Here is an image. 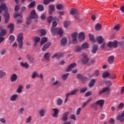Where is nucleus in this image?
<instances>
[{
	"label": "nucleus",
	"instance_id": "obj_62",
	"mask_svg": "<svg viewBox=\"0 0 124 124\" xmlns=\"http://www.w3.org/2000/svg\"><path fill=\"white\" fill-rule=\"evenodd\" d=\"M82 110V108H79L77 110L76 112L77 115H80V113H81V110Z\"/></svg>",
	"mask_w": 124,
	"mask_h": 124
},
{
	"label": "nucleus",
	"instance_id": "obj_39",
	"mask_svg": "<svg viewBox=\"0 0 124 124\" xmlns=\"http://www.w3.org/2000/svg\"><path fill=\"white\" fill-rule=\"evenodd\" d=\"M90 40L92 41V42H95V40H94V36L93 34L89 33V34Z\"/></svg>",
	"mask_w": 124,
	"mask_h": 124
},
{
	"label": "nucleus",
	"instance_id": "obj_36",
	"mask_svg": "<svg viewBox=\"0 0 124 124\" xmlns=\"http://www.w3.org/2000/svg\"><path fill=\"white\" fill-rule=\"evenodd\" d=\"M102 76L103 78H109V76H110V74L108 72H105L102 74Z\"/></svg>",
	"mask_w": 124,
	"mask_h": 124
},
{
	"label": "nucleus",
	"instance_id": "obj_28",
	"mask_svg": "<svg viewBox=\"0 0 124 124\" xmlns=\"http://www.w3.org/2000/svg\"><path fill=\"white\" fill-rule=\"evenodd\" d=\"M20 65L22 67H25V68H29L30 65H29V64H28V62H25V63L21 62L20 63Z\"/></svg>",
	"mask_w": 124,
	"mask_h": 124
},
{
	"label": "nucleus",
	"instance_id": "obj_59",
	"mask_svg": "<svg viewBox=\"0 0 124 124\" xmlns=\"http://www.w3.org/2000/svg\"><path fill=\"white\" fill-rule=\"evenodd\" d=\"M62 99H59L57 100V105L58 106L62 105Z\"/></svg>",
	"mask_w": 124,
	"mask_h": 124
},
{
	"label": "nucleus",
	"instance_id": "obj_46",
	"mask_svg": "<svg viewBox=\"0 0 124 124\" xmlns=\"http://www.w3.org/2000/svg\"><path fill=\"white\" fill-rule=\"evenodd\" d=\"M50 1L51 2H53L55 1V0H44V4L48 5L49 4V3H50Z\"/></svg>",
	"mask_w": 124,
	"mask_h": 124
},
{
	"label": "nucleus",
	"instance_id": "obj_51",
	"mask_svg": "<svg viewBox=\"0 0 124 124\" xmlns=\"http://www.w3.org/2000/svg\"><path fill=\"white\" fill-rule=\"evenodd\" d=\"M71 95V93H68L66 94V98L65 99V101L64 103H66V102L67 101V99H68V97Z\"/></svg>",
	"mask_w": 124,
	"mask_h": 124
},
{
	"label": "nucleus",
	"instance_id": "obj_38",
	"mask_svg": "<svg viewBox=\"0 0 124 124\" xmlns=\"http://www.w3.org/2000/svg\"><path fill=\"white\" fill-rule=\"evenodd\" d=\"M56 8L58 10H62L63 9V6L61 4H59L56 5Z\"/></svg>",
	"mask_w": 124,
	"mask_h": 124
},
{
	"label": "nucleus",
	"instance_id": "obj_42",
	"mask_svg": "<svg viewBox=\"0 0 124 124\" xmlns=\"http://www.w3.org/2000/svg\"><path fill=\"white\" fill-rule=\"evenodd\" d=\"M68 75H69L68 73L63 74L62 76V80H63V81H66V80L67 79V77H68Z\"/></svg>",
	"mask_w": 124,
	"mask_h": 124
},
{
	"label": "nucleus",
	"instance_id": "obj_40",
	"mask_svg": "<svg viewBox=\"0 0 124 124\" xmlns=\"http://www.w3.org/2000/svg\"><path fill=\"white\" fill-rule=\"evenodd\" d=\"M101 28H102V26H101L99 23H97L95 26L96 31H100Z\"/></svg>",
	"mask_w": 124,
	"mask_h": 124
},
{
	"label": "nucleus",
	"instance_id": "obj_52",
	"mask_svg": "<svg viewBox=\"0 0 124 124\" xmlns=\"http://www.w3.org/2000/svg\"><path fill=\"white\" fill-rule=\"evenodd\" d=\"M120 29H121V26L119 24L115 25L113 28V29L116 30V31H119Z\"/></svg>",
	"mask_w": 124,
	"mask_h": 124
},
{
	"label": "nucleus",
	"instance_id": "obj_49",
	"mask_svg": "<svg viewBox=\"0 0 124 124\" xmlns=\"http://www.w3.org/2000/svg\"><path fill=\"white\" fill-rule=\"evenodd\" d=\"M97 105V104H95V103L94 104H92L90 105L91 108H94L95 110H97V107L96 106Z\"/></svg>",
	"mask_w": 124,
	"mask_h": 124
},
{
	"label": "nucleus",
	"instance_id": "obj_11",
	"mask_svg": "<svg viewBox=\"0 0 124 124\" xmlns=\"http://www.w3.org/2000/svg\"><path fill=\"white\" fill-rule=\"evenodd\" d=\"M52 110L53 111L52 117H53V118H58V116L59 115V109L54 108H52Z\"/></svg>",
	"mask_w": 124,
	"mask_h": 124
},
{
	"label": "nucleus",
	"instance_id": "obj_19",
	"mask_svg": "<svg viewBox=\"0 0 124 124\" xmlns=\"http://www.w3.org/2000/svg\"><path fill=\"white\" fill-rule=\"evenodd\" d=\"M4 17L5 18V23L7 24L8 23V20H9V13L8 12H6L4 14Z\"/></svg>",
	"mask_w": 124,
	"mask_h": 124
},
{
	"label": "nucleus",
	"instance_id": "obj_9",
	"mask_svg": "<svg viewBox=\"0 0 124 124\" xmlns=\"http://www.w3.org/2000/svg\"><path fill=\"white\" fill-rule=\"evenodd\" d=\"M108 47H113V48H117L118 47V42L114 41L113 42H109L108 44Z\"/></svg>",
	"mask_w": 124,
	"mask_h": 124
},
{
	"label": "nucleus",
	"instance_id": "obj_45",
	"mask_svg": "<svg viewBox=\"0 0 124 124\" xmlns=\"http://www.w3.org/2000/svg\"><path fill=\"white\" fill-rule=\"evenodd\" d=\"M9 40H11L10 44L13 43L14 40H15V37L14 35H10L9 37Z\"/></svg>",
	"mask_w": 124,
	"mask_h": 124
},
{
	"label": "nucleus",
	"instance_id": "obj_20",
	"mask_svg": "<svg viewBox=\"0 0 124 124\" xmlns=\"http://www.w3.org/2000/svg\"><path fill=\"white\" fill-rule=\"evenodd\" d=\"M116 120L117 121H120V122H123L124 121V116L122 114H120L116 116Z\"/></svg>",
	"mask_w": 124,
	"mask_h": 124
},
{
	"label": "nucleus",
	"instance_id": "obj_14",
	"mask_svg": "<svg viewBox=\"0 0 124 124\" xmlns=\"http://www.w3.org/2000/svg\"><path fill=\"white\" fill-rule=\"evenodd\" d=\"M75 66H76V63H73L71 64L68 66V67L66 69V72H69V71H71L72 68H73V67H75Z\"/></svg>",
	"mask_w": 124,
	"mask_h": 124
},
{
	"label": "nucleus",
	"instance_id": "obj_3",
	"mask_svg": "<svg viewBox=\"0 0 124 124\" xmlns=\"http://www.w3.org/2000/svg\"><path fill=\"white\" fill-rule=\"evenodd\" d=\"M17 41L19 49H22V47H23V33L21 32L18 34L17 37Z\"/></svg>",
	"mask_w": 124,
	"mask_h": 124
},
{
	"label": "nucleus",
	"instance_id": "obj_53",
	"mask_svg": "<svg viewBox=\"0 0 124 124\" xmlns=\"http://www.w3.org/2000/svg\"><path fill=\"white\" fill-rule=\"evenodd\" d=\"M17 17H20V18H22L23 17V16L21 15V14L17 13L14 14V17L17 18Z\"/></svg>",
	"mask_w": 124,
	"mask_h": 124
},
{
	"label": "nucleus",
	"instance_id": "obj_37",
	"mask_svg": "<svg viewBox=\"0 0 124 124\" xmlns=\"http://www.w3.org/2000/svg\"><path fill=\"white\" fill-rule=\"evenodd\" d=\"M95 83V80L94 79H92L89 84V87H93Z\"/></svg>",
	"mask_w": 124,
	"mask_h": 124
},
{
	"label": "nucleus",
	"instance_id": "obj_58",
	"mask_svg": "<svg viewBox=\"0 0 124 124\" xmlns=\"http://www.w3.org/2000/svg\"><path fill=\"white\" fill-rule=\"evenodd\" d=\"M70 119L71 120H74V121H76V116L74 114H71Z\"/></svg>",
	"mask_w": 124,
	"mask_h": 124
},
{
	"label": "nucleus",
	"instance_id": "obj_22",
	"mask_svg": "<svg viewBox=\"0 0 124 124\" xmlns=\"http://www.w3.org/2000/svg\"><path fill=\"white\" fill-rule=\"evenodd\" d=\"M5 76H6V72L2 70H0V79H3Z\"/></svg>",
	"mask_w": 124,
	"mask_h": 124
},
{
	"label": "nucleus",
	"instance_id": "obj_1",
	"mask_svg": "<svg viewBox=\"0 0 124 124\" xmlns=\"http://www.w3.org/2000/svg\"><path fill=\"white\" fill-rule=\"evenodd\" d=\"M54 21L52 23V27L51 28V32L52 34V35H58L59 34L61 36H62V35L63 34V31L62 29L61 28H56L57 27V18L56 17H53L52 16H49L47 18V22L48 23H51V22Z\"/></svg>",
	"mask_w": 124,
	"mask_h": 124
},
{
	"label": "nucleus",
	"instance_id": "obj_47",
	"mask_svg": "<svg viewBox=\"0 0 124 124\" xmlns=\"http://www.w3.org/2000/svg\"><path fill=\"white\" fill-rule=\"evenodd\" d=\"M50 53H46L44 55V58L46 61H49V58H50Z\"/></svg>",
	"mask_w": 124,
	"mask_h": 124
},
{
	"label": "nucleus",
	"instance_id": "obj_5",
	"mask_svg": "<svg viewBox=\"0 0 124 124\" xmlns=\"http://www.w3.org/2000/svg\"><path fill=\"white\" fill-rule=\"evenodd\" d=\"M78 36V33L77 32H74L72 34V39L73 43L74 44H76L78 43V41L77 40V37Z\"/></svg>",
	"mask_w": 124,
	"mask_h": 124
},
{
	"label": "nucleus",
	"instance_id": "obj_15",
	"mask_svg": "<svg viewBox=\"0 0 124 124\" xmlns=\"http://www.w3.org/2000/svg\"><path fill=\"white\" fill-rule=\"evenodd\" d=\"M18 78V76L16 75V74H13L10 78V80L12 82H15L16 81Z\"/></svg>",
	"mask_w": 124,
	"mask_h": 124
},
{
	"label": "nucleus",
	"instance_id": "obj_32",
	"mask_svg": "<svg viewBox=\"0 0 124 124\" xmlns=\"http://www.w3.org/2000/svg\"><path fill=\"white\" fill-rule=\"evenodd\" d=\"M97 50H98V47L97 46L94 45L93 46V48L92 50V53H93V54H95V53H96V51H97Z\"/></svg>",
	"mask_w": 124,
	"mask_h": 124
},
{
	"label": "nucleus",
	"instance_id": "obj_29",
	"mask_svg": "<svg viewBox=\"0 0 124 124\" xmlns=\"http://www.w3.org/2000/svg\"><path fill=\"white\" fill-rule=\"evenodd\" d=\"M77 13H78L77 12V10H76V9H72L70 12V15H72L73 16H74V15H76Z\"/></svg>",
	"mask_w": 124,
	"mask_h": 124
},
{
	"label": "nucleus",
	"instance_id": "obj_24",
	"mask_svg": "<svg viewBox=\"0 0 124 124\" xmlns=\"http://www.w3.org/2000/svg\"><path fill=\"white\" fill-rule=\"evenodd\" d=\"M17 98H18V95L15 94L12 95L10 97L11 101H16L17 100Z\"/></svg>",
	"mask_w": 124,
	"mask_h": 124
},
{
	"label": "nucleus",
	"instance_id": "obj_48",
	"mask_svg": "<svg viewBox=\"0 0 124 124\" xmlns=\"http://www.w3.org/2000/svg\"><path fill=\"white\" fill-rule=\"evenodd\" d=\"M39 31L41 33V36H43V35H45L46 34V31L44 29L39 30Z\"/></svg>",
	"mask_w": 124,
	"mask_h": 124
},
{
	"label": "nucleus",
	"instance_id": "obj_33",
	"mask_svg": "<svg viewBox=\"0 0 124 124\" xmlns=\"http://www.w3.org/2000/svg\"><path fill=\"white\" fill-rule=\"evenodd\" d=\"M82 46H76L75 47V52H80L81 51H82Z\"/></svg>",
	"mask_w": 124,
	"mask_h": 124
},
{
	"label": "nucleus",
	"instance_id": "obj_31",
	"mask_svg": "<svg viewBox=\"0 0 124 124\" xmlns=\"http://www.w3.org/2000/svg\"><path fill=\"white\" fill-rule=\"evenodd\" d=\"M81 47L82 49H88L89 48V44L87 42H84L82 44Z\"/></svg>",
	"mask_w": 124,
	"mask_h": 124
},
{
	"label": "nucleus",
	"instance_id": "obj_30",
	"mask_svg": "<svg viewBox=\"0 0 124 124\" xmlns=\"http://www.w3.org/2000/svg\"><path fill=\"white\" fill-rule=\"evenodd\" d=\"M108 62L110 64L113 63V62H114V56H109L108 58Z\"/></svg>",
	"mask_w": 124,
	"mask_h": 124
},
{
	"label": "nucleus",
	"instance_id": "obj_21",
	"mask_svg": "<svg viewBox=\"0 0 124 124\" xmlns=\"http://www.w3.org/2000/svg\"><path fill=\"white\" fill-rule=\"evenodd\" d=\"M26 59L30 62H33V61L34 60V59L32 57H31V54H27L26 56Z\"/></svg>",
	"mask_w": 124,
	"mask_h": 124
},
{
	"label": "nucleus",
	"instance_id": "obj_7",
	"mask_svg": "<svg viewBox=\"0 0 124 124\" xmlns=\"http://www.w3.org/2000/svg\"><path fill=\"white\" fill-rule=\"evenodd\" d=\"M77 78L78 79H79V80H80V81L82 83H85V82H86V81L88 80V78H87L86 77H84L83 75L80 74H77Z\"/></svg>",
	"mask_w": 124,
	"mask_h": 124
},
{
	"label": "nucleus",
	"instance_id": "obj_43",
	"mask_svg": "<svg viewBox=\"0 0 124 124\" xmlns=\"http://www.w3.org/2000/svg\"><path fill=\"white\" fill-rule=\"evenodd\" d=\"M37 9L39 11H43L44 10V7L41 5H39L37 7Z\"/></svg>",
	"mask_w": 124,
	"mask_h": 124
},
{
	"label": "nucleus",
	"instance_id": "obj_56",
	"mask_svg": "<svg viewBox=\"0 0 124 124\" xmlns=\"http://www.w3.org/2000/svg\"><path fill=\"white\" fill-rule=\"evenodd\" d=\"M31 116H29V117L27 118L25 123L26 124H29V123H31Z\"/></svg>",
	"mask_w": 124,
	"mask_h": 124
},
{
	"label": "nucleus",
	"instance_id": "obj_34",
	"mask_svg": "<svg viewBox=\"0 0 124 124\" xmlns=\"http://www.w3.org/2000/svg\"><path fill=\"white\" fill-rule=\"evenodd\" d=\"M47 41H48V39L46 37L42 38L41 41V45H43V44H44V43H46Z\"/></svg>",
	"mask_w": 124,
	"mask_h": 124
},
{
	"label": "nucleus",
	"instance_id": "obj_6",
	"mask_svg": "<svg viewBox=\"0 0 124 124\" xmlns=\"http://www.w3.org/2000/svg\"><path fill=\"white\" fill-rule=\"evenodd\" d=\"M6 34V30L2 29L0 32V44L4 40V36Z\"/></svg>",
	"mask_w": 124,
	"mask_h": 124
},
{
	"label": "nucleus",
	"instance_id": "obj_18",
	"mask_svg": "<svg viewBox=\"0 0 124 124\" xmlns=\"http://www.w3.org/2000/svg\"><path fill=\"white\" fill-rule=\"evenodd\" d=\"M78 39L81 40H84L85 39V33L84 32H80L78 34Z\"/></svg>",
	"mask_w": 124,
	"mask_h": 124
},
{
	"label": "nucleus",
	"instance_id": "obj_17",
	"mask_svg": "<svg viewBox=\"0 0 124 124\" xmlns=\"http://www.w3.org/2000/svg\"><path fill=\"white\" fill-rule=\"evenodd\" d=\"M95 104L97 105H99L100 107H103V105H104V100H99L95 102Z\"/></svg>",
	"mask_w": 124,
	"mask_h": 124
},
{
	"label": "nucleus",
	"instance_id": "obj_8",
	"mask_svg": "<svg viewBox=\"0 0 124 124\" xmlns=\"http://www.w3.org/2000/svg\"><path fill=\"white\" fill-rule=\"evenodd\" d=\"M69 112L66 111L64 112L61 116L62 121H64V122H66L67 120H68V115Z\"/></svg>",
	"mask_w": 124,
	"mask_h": 124
},
{
	"label": "nucleus",
	"instance_id": "obj_44",
	"mask_svg": "<svg viewBox=\"0 0 124 124\" xmlns=\"http://www.w3.org/2000/svg\"><path fill=\"white\" fill-rule=\"evenodd\" d=\"M70 25V22L69 21L65 20L63 22V26L64 28H67V26Z\"/></svg>",
	"mask_w": 124,
	"mask_h": 124
},
{
	"label": "nucleus",
	"instance_id": "obj_4",
	"mask_svg": "<svg viewBox=\"0 0 124 124\" xmlns=\"http://www.w3.org/2000/svg\"><path fill=\"white\" fill-rule=\"evenodd\" d=\"M8 8L5 3H1L0 5V14L2 13V11H5V13L7 12Z\"/></svg>",
	"mask_w": 124,
	"mask_h": 124
},
{
	"label": "nucleus",
	"instance_id": "obj_25",
	"mask_svg": "<svg viewBox=\"0 0 124 124\" xmlns=\"http://www.w3.org/2000/svg\"><path fill=\"white\" fill-rule=\"evenodd\" d=\"M61 42V45L62 46H64V45H65V44H66V43H67V39H66V38L63 37L62 39Z\"/></svg>",
	"mask_w": 124,
	"mask_h": 124
},
{
	"label": "nucleus",
	"instance_id": "obj_35",
	"mask_svg": "<svg viewBox=\"0 0 124 124\" xmlns=\"http://www.w3.org/2000/svg\"><path fill=\"white\" fill-rule=\"evenodd\" d=\"M23 89V85H19L18 86V87L17 88V90L16 91V92L18 93H22V90Z\"/></svg>",
	"mask_w": 124,
	"mask_h": 124
},
{
	"label": "nucleus",
	"instance_id": "obj_23",
	"mask_svg": "<svg viewBox=\"0 0 124 124\" xmlns=\"http://www.w3.org/2000/svg\"><path fill=\"white\" fill-rule=\"evenodd\" d=\"M8 28L10 29V33H12L13 32V31H14V24L12 23H10L8 25Z\"/></svg>",
	"mask_w": 124,
	"mask_h": 124
},
{
	"label": "nucleus",
	"instance_id": "obj_50",
	"mask_svg": "<svg viewBox=\"0 0 124 124\" xmlns=\"http://www.w3.org/2000/svg\"><path fill=\"white\" fill-rule=\"evenodd\" d=\"M53 86H60L61 85V83L59 80H56L53 83Z\"/></svg>",
	"mask_w": 124,
	"mask_h": 124
},
{
	"label": "nucleus",
	"instance_id": "obj_64",
	"mask_svg": "<svg viewBox=\"0 0 124 124\" xmlns=\"http://www.w3.org/2000/svg\"><path fill=\"white\" fill-rule=\"evenodd\" d=\"M34 40L35 42L38 43L39 41H40V38L39 37H35Z\"/></svg>",
	"mask_w": 124,
	"mask_h": 124
},
{
	"label": "nucleus",
	"instance_id": "obj_63",
	"mask_svg": "<svg viewBox=\"0 0 124 124\" xmlns=\"http://www.w3.org/2000/svg\"><path fill=\"white\" fill-rule=\"evenodd\" d=\"M35 4V2L32 1L29 5V7H30L31 8L32 7H33V6H34Z\"/></svg>",
	"mask_w": 124,
	"mask_h": 124
},
{
	"label": "nucleus",
	"instance_id": "obj_26",
	"mask_svg": "<svg viewBox=\"0 0 124 124\" xmlns=\"http://www.w3.org/2000/svg\"><path fill=\"white\" fill-rule=\"evenodd\" d=\"M55 10V6L54 5H49V14H52V12H53Z\"/></svg>",
	"mask_w": 124,
	"mask_h": 124
},
{
	"label": "nucleus",
	"instance_id": "obj_2",
	"mask_svg": "<svg viewBox=\"0 0 124 124\" xmlns=\"http://www.w3.org/2000/svg\"><path fill=\"white\" fill-rule=\"evenodd\" d=\"M38 18V16L35 13V11L32 10L31 12L30 16L27 18V21L26 22L27 25H30L31 22V19H37Z\"/></svg>",
	"mask_w": 124,
	"mask_h": 124
},
{
	"label": "nucleus",
	"instance_id": "obj_41",
	"mask_svg": "<svg viewBox=\"0 0 124 124\" xmlns=\"http://www.w3.org/2000/svg\"><path fill=\"white\" fill-rule=\"evenodd\" d=\"M36 77H38V73L34 71L32 73L31 78L32 79H34Z\"/></svg>",
	"mask_w": 124,
	"mask_h": 124
},
{
	"label": "nucleus",
	"instance_id": "obj_12",
	"mask_svg": "<svg viewBox=\"0 0 124 124\" xmlns=\"http://www.w3.org/2000/svg\"><path fill=\"white\" fill-rule=\"evenodd\" d=\"M38 114L40 117H43L45 116V114H46V109L44 108L41 109L38 111Z\"/></svg>",
	"mask_w": 124,
	"mask_h": 124
},
{
	"label": "nucleus",
	"instance_id": "obj_13",
	"mask_svg": "<svg viewBox=\"0 0 124 124\" xmlns=\"http://www.w3.org/2000/svg\"><path fill=\"white\" fill-rule=\"evenodd\" d=\"M62 57H63V54L62 53H55L52 56V59H55V58H57V59H60V58H62Z\"/></svg>",
	"mask_w": 124,
	"mask_h": 124
},
{
	"label": "nucleus",
	"instance_id": "obj_16",
	"mask_svg": "<svg viewBox=\"0 0 124 124\" xmlns=\"http://www.w3.org/2000/svg\"><path fill=\"white\" fill-rule=\"evenodd\" d=\"M50 46H51V43L50 42L47 43L46 44L44 45L43 47H42V51H43L44 52L46 51V50H47V49H48V48H49Z\"/></svg>",
	"mask_w": 124,
	"mask_h": 124
},
{
	"label": "nucleus",
	"instance_id": "obj_10",
	"mask_svg": "<svg viewBox=\"0 0 124 124\" xmlns=\"http://www.w3.org/2000/svg\"><path fill=\"white\" fill-rule=\"evenodd\" d=\"M82 58L81 59V62L83 63H88V62H89V59L88 58V56L87 54L83 53L82 54Z\"/></svg>",
	"mask_w": 124,
	"mask_h": 124
},
{
	"label": "nucleus",
	"instance_id": "obj_54",
	"mask_svg": "<svg viewBox=\"0 0 124 124\" xmlns=\"http://www.w3.org/2000/svg\"><path fill=\"white\" fill-rule=\"evenodd\" d=\"M78 92V89H76L70 93H71V95H74V94H76V93H77Z\"/></svg>",
	"mask_w": 124,
	"mask_h": 124
},
{
	"label": "nucleus",
	"instance_id": "obj_27",
	"mask_svg": "<svg viewBox=\"0 0 124 124\" xmlns=\"http://www.w3.org/2000/svg\"><path fill=\"white\" fill-rule=\"evenodd\" d=\"M97 41L100 44H101V43H103V41H104V39H103V37H102V36H99L97 38Z\"/></svg>",
	"mask_w": 124,
	"mask_h": 124
},
{
	"label": "nucleus",
	"instance_id": "obj_57",
	"mask_svg": "<svg viewBox=\"0 0 124 124\" xmlns=\"http://www.w3.org/2000/svg\"><path fill=\"white\" fill-rule=\"evenodd\" d=\"M106 85L108 87H111V86L112 85V83L111 81H107L106 82Z\"/></svg>",
	"mask_w": 124,
	"mask_h": 124
},
{
	"label": "nucleus",
	"instance_id": "obj_61",
	"mask_svg": "<svg viewBox=\"0 0 124 124\" xmlns=\"http://www.w3.org/2000/svg\"><path fill=\"white\" fill-rule=\"evenodd\" d=\"M0 123H2V124H4L6 123V120L3 118H0Z\"/></svg>",
	"mask_w": 124,
	"mask_h": 124
},
{
	"label": "nucleus",
	"instance_id": "obj_55",
	"mask_svg": "<svg viewBox=\"0 0 124 124\" xmlns=\"http://www.w3.org/2000/svg\"><path fill=\"white\" fill-rule=\"evenodd\" d=\"M103 92L105 93L106 92H110V88L107 87L102 89Z\"/></svg>",
	"mask_w": 124,
	"mask_h": 124
},
{
	"label": "nucleus",
	"instance_id": "obj_60",
	"mask_svg": "<svg viewBox=\"0 0 124 124\" xmlns=\"http://www.w3.org/2000/svg\"><path fill=\"white\" fill-rule=\"evenodd\" d=\"M87 87L83 88L80 89V93H85V92L87 91Z\"/></svg>",
	"mask_w": 124,
	"mask_h": 124
}]
</instances>
